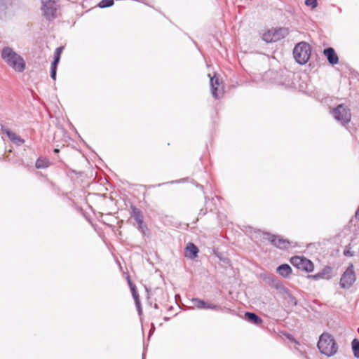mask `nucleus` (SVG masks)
<instances>
[{
	"instance_id": "obj_1",
	"label": "nucleus",
	"mask_w": 359,
	"mask_h": 359,
	"mask_svg": "<svg viewBox=\"0 0 359 359\" xmlns=\"http://www.w3.org/2000/svg\"><path fill=\"white\" fill-rule=\"evenodd\" d=\"M2 58L15 71L22 72L25 68V62L23 58L15 53L12 48L5 47L1 52Z\"/></svg>"
},
{
	"instance_id": "obj_2",
	"label": "nucleus",
	"mask_w": 359,
	"mask_h": 359,
	"mask_svg": "<svg viewBox=\"0 0 359 359\" xmlns=\"http://www.w3.org/2000/svg\"><path fill=\"white\" fill-rule=\"evenodd\" d=\"M317 346L321 353L327 356L334 355L338 350V346L334 337L327 332L320 335Z\"/></svg>"
},
{
	"instance_id": "obj_3",
	"label": "nucleus",
	"mask_w": 359,
	"mask_h": 359,
	"mask_svg": "<svg viewBox=\"0 0 359 359\" xmlns=\"http://www.w3.org/2000/svg\"><path fill=\"white\" fill-rule=\"evenodd\" d=\"M311 46L304 41L297 43L294 50L293 55L297 63L304 65L307 63L311 57Z\"/></svg>"
},
{
	"instance_id": "obj_4",
	"label": "nucleus",
	"mask_w": 359,
	"mask_h": 359,
	"mask_svg": "<svg viewBox=\"0 0 359 359\" xmlns=\"http://www.w3.org/2000/svg\"><path fill=\"white\" fill-rule=\"evenodd\" d=\"M334 118L341 125L344 126L351 121V114L350 109L344 104H339L332 110Z\"/></svg>"
},
{
	"instance_id": "obj_5",
	"label": "nucleus",
	"mask_w": 359,
	"mask_h": 359,
	"mask_svg": "<svg viewBox=\"0 0 359 359\" xmlns=\"http://www.w3.org/2000/svg\"><path fill=\"white\" fill-rule=\"evenodd\" d=\"M288 34V29L285 27L271 29L263 34L262 39L267 43H273L285 38Z\"/></svg>"
},
{
	"instance_id": "obj_6",
	"label": "nucleus",
	"mask_w": 359,
	"mask_h": 359,
	"mask_svg": "<svg viewBox=\"0 0 359 359\" xmlns=\"http://www.w3.org/2000/svg\"><path fill=\"white\" fill-rule=\"evenodd\" d=\"M356 276L354 266L351 264L341 275L339 285L343 289H349L355 281Z\"/></svg>"
},
{
	"instance_id": "obj_7",
	"label": "nucleus",
	"mask_w": 359,
	"mask_h": 359,
	"mask_svg": "<svg viewBox=\"0 0 359 359\" xmlns=\"http://www.w3.org/2000/svg\"><path fill=\"white\" fill-rule=\"evenodd\" d=\"M41 10L47 20H51L56 18L59 5L55 0H41Z\"/></svg>"
},
{
	"instance_id": "obj_8",
	"label": "nucleus",
	"mask_w": 359,
	"mask_h": 359,
	"mask_svg": "<svg viewBox=\"0 0 359 359\" xmlns=\"http://www.w3.org/2000/svg\"><path fill=\"white\" fill-rule=\"evenodd\" d=\"M263 238L268 240L273 246L280 250L287 249L290 246V242L289 240L285 239L278 235L266 232L263 233Z\"/></svg>"
},
{
	"instance_id": "obj_9",
	"label": "nucleus",
	"mask_w": 359,
	"mask_h": 359,
	"mask_svg": "<svg viewBox=\"0 0 359 359\" xmlns=\"http://www.w3.org/2000/svg\"><path fill=\"white\" fill-rule=\"evenodd\" d=\"M290 263L297 269L306 272H311L314 269L313 262L302 256H294L290 259Z\"/></svg>"
},
{
	"instance_id": "obj_10",
	"label": "nucleus",
	"mask_w": 359,
	"mask_h": 359,
	"mask_svg": "<svg viewBox=\"0 0 359 359\" xmlns=\"http://www.w3.org/2000/svg\"><path fill=\"white\" fill-rule=\"evenodd\" d=\"M210 85L213 97L215 99L219 98L223 95L222 88H220L219 79L216 76L210 78Z\"/></svg>"
},
{
	"instance_id": "obj_11",
	"label": "nucleus",
	"mask_w": 359,
	"mask_h": 359,
	"mask_svg": "<svg viewBox=\"0 0 359 359\" xmlns=\"http://www.w3.org/2000/svg\"><path fill=\"white\" fill-rule=\"evenodd\" d=\"M264 282L271 287L280 291H286V288L282 282L273 275H269L264 278Z\"/></svg>"
},
{
	"instance_id": "obj_12",
	"label": "nucleus",
	"mask_w": 359,
	"mask_h": 359,
	"mask_svg": "<svg viewBox=\"0 0 359 359\" xmlns=\"http://www.w3.org/2000/svg\"><path fill=\"white\" fill-rule=\"evenodd\" d=\"M332 268L325 266L320 271L312 276L314 280L325 279L330 280L332 277Z\"/></svg>"
},
{
	"instance_id": "obj_13",
	"label": "nucleus",
	"mask_w": 359,
	"mask_h": 359,
	"mask_svg": "<svg viewBox=\"0 0 359 359\" xmlns=\"http://www.w3.org/2000/svg\"><path fill=\"white\" fill-rule=\"evenodd\" d=\"M323 53L330 65H334L338 63L339 57L333 48L329 47L324 49Z\"/></svg>"
},
{
	"instance_id": "obj_14",
	"label": "nucleus",
	"mask_w": 359,
	"mask_h": 359,
	"mask_svg": "<svg viewBox=\"0 0 359 359\" xmlns=\"http://www.w3.org/2000/svg\"><path fill=\"white\" fill-rule=\"evenodd\" d=\"M245 319L256 325H259L262 323V319L256 313L252 312H245Z\"/></svg>"
},
{
	"instance_id": "obj_15",
	"label": "nucleus",
	"mask_w": 359,
	"mask_h": 359,
	"mask_svg": "<svg viewBox=\"0 0 359 359\" xmlns=\"http://www.w3.org/2000/svg\"><path fill=\"white\" fill-rule=\"evenodd\" d=\"M132 217L135 219L137 224H142L144 222V217L140 210L134 205H131Z\"/></svg>"
},
{
	"instance_id": "obj_16",
	"label": "nucleus",
	"mask_w": 359,
	"mask_h": 359,
	"mask_svg": "<svg viewBox=\"0 0 359 359\" xmlns=\"http://www.w3.org/2000/svg\"><path fill=\"white\" fill-rule=\"evenodd\" d=\"M277 272L284 278H287L292 273V269L287 264H283L278 266Z\"/></svg>"
},
{
	"instance_id": "obj_17",
	"label": "nucleus",
	"mask_w": 359,
	"mask_h": 359,
	"mask_svg": "<svg viewBox=\"0 0 359 359\" xmlns=\"http://www.w3.org/2000/svg\"><path fill=\"white\" fill-rule=\"evenodd\" d=\"M8 137L12 142L18 146H20L25 142V140L14 132H8Z\"/></svg>"
},
{
	"instance_id": "obj_18",
	"label": "nucleus",
	"mask_w": 359,
	"mask_h": 359,
	"mask_svg": "<svg viewBox=\"0 0 359 359\" xmlns=\"http://www.w3.org/2000/svg\"><path fill=\"white\" fill-rule=\"evenodd\" d=\"M187 250L189 252L190 258H195L197 257L198 253V248L192 243H189L186 248Z\"/></svg>"
},
{
	"instance_id": "obj_19",
	"label": "nucleus",
	"mask_w": 359,
	"mask_h": 359,
	"mask_svg": "<svg viewBox=\"0 0 359 359\" xmlns=\"http://www.w3.org/2000/svg\"><path fill=\"white\" fill-rule=\"evenodd\" d=\"M49 161L46 158H39L36 162V168L38 169H44L50 165Z\"/></svg>"
},
{
	"instance_id": "obj_20",
	"label": "nucleus",
	"mask_w": 359,
	"mask_h": 359,
	"mask_svg": "<svg viewBox=\"0 0 359 359\" xmlns=\"http://www.w3.org/2000/svg\"><path fill=\"white\" fill-rule=\"evenodd\" d=\"M194 306L198 309H205L206 306V302L199 298H193L191 299Z\"/></svg>"
},
{
	"instance_id": "obj_21",
	"label": "nucleus",
	"mask_w": 359,
	"mask_h": 359,
	"mask_svg": "<svg viewBox=\"0 0 359 359\" xmlns=\"http://www.w3.org/2000/svg\"><path fill=\"white\" fill-rule=\"evenodd\" d=\"M8 3L6 0H0V19L6 17Z\"/></svg>"
},
{
	"instance_id": "obj_22",
	"label": "nucleus",
	"mask_w": 359,
	"mask_h": 359,
	"mask_svg": "<svg viewBox=\"0 0 359 359\" xmlns=\"http://www.w3.org/2000/svg\"><path fill=\"white\" fill-rule=\"evenodd\" d=\"M351 346L354 357L359 358V340L354 339L351 342Z\"/></svg>"
},
{
	"instance_id": "obj_23",
	"label": "nucleus",
	"mask_w": 359,
	"mask_h": 359,
	"mask_svg": "<svg viewBox=\"0 0 359 359\" xmlns=\"http://www.w3.org/2000/svg\"><path fill=\"white\" fill-rule=\"evenodd\" d=\"M63 48H64L62 46H60L55 49V53H54V58H53V61L52 62V63L58 65Z\"/></svg>"
},
{
	"instance_id": "obj_24",
	"label": "nucleus",
	"mask_w": 359,
	"mask_h": 359,
	"mask_svg": "<svg viewBox=\"0 0 359 359\" xmlns=\"http://www.w3.org/2000/svg\"><path fill=\"white\" fill-rule=\"evenodd\" d=\"M128 282L129 286L130 287L132 295H133V297L134 298L135 302L140 300L139 299V295H138V293L137 292L135 285L133 284V283L131 282L130 278L128 279Z\"/></svg>"
},
{
	"instance_id": "obj_25",
	"label": "nucleus",
	"mask_w": 359,
	"mask_h": 359,
	"mask_svg": "<svg viewBox=\"0 0 359 359\" xmlns=\"http://www.w3.org/2000/svg\"><path fill=\"white\" fill-rule=\"evenodd\" d=\"M287 294V302L289 304L292 306H296L297 304V301L296 298L289 292V290L286 288V291H283Z\"/></svg>"
},
{
	"instance_id": "obj_26",
	"label": "nucleus",
	"mask_w": 359,
	"mask_h": 359,
	"mask_svg": "<svg viewBox=\"0 0 359 359\" xmlns=\"http://www.w3.org/2000/svg\"><path fill=\"white\" fill-rule=\"evenodd\" d=\"M114 4V0H102L99 4L98 6L100 8H108Z\"/></svg>"
},
{
	"instance_id": "obj_27",
	"label": "nucleus",
	"mask_w": 359,
	"mask_h": 359,
	"mask_svg": "<svg viewBox=\"0 0 359 359\" xmlns=\"http://www.w3.org/2000/svg\"><path fill=\"white\" fill-rule=\"evenodd\" d=\"M205 309H211V310H215V311H222L224 309V308H222L219 305L206 302V306H205Z\"/></svg>"
},
{
	"instance_id": "obj_28",
	"label": "nucleus",
	"mask_w": 359,
	"mask_h": 359,
	"mask_svg": "<svg viewBox=\"0 0 359 359\" xmlns=\"http://www.w3.org/2000/svg\"><path fill=\"white\" fill-rule=\"evenodd\" d=\"M57 67V64L51 63L50 77L53 80H55V79H56Z\"/></svg>"
},
{
	"instance_id": "obj_29",
	"label": "nucleus",
	"mask_w": 359,
	"mask_h": 359,
	"mask_svg": "<svg viewBox=\"0 0 359 359\" xmlns=\"http://www.w3.org/2000/svg\"><path fill=\"white\" fill-rule=\"evenodd\" d=\"M305 4L311 6L312 8H315L318 6V0H305Z\"/></svg>"
},
{
	"instance_id": "obj_30",
	"label": "nucleus",
	"mask_w": 359,
	"mask_h": 359,
	"mask_svg": "<svg viewBox=\"0 0 359 359\" xmlns=\"http://www.w3.org/2000/svg\"><path fill=\"white\" fill-rule=\"evenodd\" d=\"M138 229L143 233L145 234V231L148 230L147 225L144 223L142 224H138Z\"/></svg>"
},
{
	"instance_id": "obj_31",
	"label": "nucleus",
	"mask_w": 359,
	"mask_h": 359,
	"mask_svg": "<svg viewBox=\"0 0 359 359\" xmlns=\"http://www.w3.org/2000/svg\"><path fill=\"white\" fill-rule=\"evenodd\" d=\"M135 302V305H136V307H137V310L138 311V313L139 315H141L142 313V307H141V304H140V300L138 301H136Z\"/></svg>"
},
{
	"instance_id": "obj_32",
	"label": "nucleus",
	"mask_w": 359,
	"mask_h": 359,
	"mask_svg": "<svg viewBox=\"0 0 359 359\" xmlns=\"http://www.w3.org/2000/svg\"><path fill=\"white\" fill-rule=\"evenodd\" d=\"M1 128L2 133L6 134L7 135H8V132H12L11 130H9L8 128H6L3 125H1Z\"/></svg>"
},
{
	"instance_id": "obj_33",
	"label": "nucleus",
	"mask_w": 359,
	"mask_h": 359,
	"mask_svg": "<svg viewBox=\"0 0 359 359\" xmlns=\"http://www.w3.org/2000/svg\"><path fill=\"white\" fill-rule=\"evenodd\" d=\"M283 85H285V86L288 87V86H290L292 85V83L290 82V80L287 81H285V82H282L281 83Z\"/></svg>"
},
{
	"instance_id": "obj_34",
	"label": "nucleus",
	"mask_w": 359,
	"mask_h": 359,
	"mask_svg": "<svg viewBox=\"0 0 359 359\" xmlns=\"http://www.w3.org/2000/svg\"><path fill=\"white\" fill-rule=\"evenodd\" d=\"M344 254L346 256H352L353 255L349 250H344Z\"/></svg>"
},
{
	"instance_id": "obj_35",
	"label": "nucleus",
	"mask_w": 359,
	"mask_h": 359,
	"mask_svg": "<svg viewBox=\"0 0 359 359\" xmlns=\"http://www.w3.org/2000/svg\"><path fill=\"white\" fill-rule=\"evenodd\" d=\"M226 311L228 312V313H233V311L230 309H226Z\"/></svg>"
},
{
	"instance_id": "obj_36",
	"label": "nucleus",
	"mask_w": 359,
	"mask_h": 359,
	"mask_svg": "<svg viewBox=\"0 0 359 359\" xmlns=\"http://www.w3.org/2000/svg\"><path fill=\"white\" fill-rule=\"evenodd\" d=\"M154 308H155L156 309H158V304H154Z\"/></svg>"
},
{
	"instance_id": "obj_37",
	"label": "nucleus",
	"mask_w": 359,
	"mask_h": 359,
	"mask_svg": "<svg viewBox=\"0 0 359 359\" xmlns=\"http://www.w3.org/2000/svg\"><path fill=\"white\" fill-rule=\"evenodd\" d=\"M54 152L55 153H58L59 152V149H54Z\"/></svg>"
},
{
	"instance_id": "obj_38",
	"label": "nucleus",
	"mask_w": 359,
	"mask_h": 359,
	"mask_svg": "<svg viewBox=\"0 0 359 359\" xmlns=\"http://www.w3.org/2000/svg\"><path fill=\"white\" fill-rule=\"evenodd\" d=\"M142 359H144V356L142 357Z\"/></svg>"
}]
</instances>
